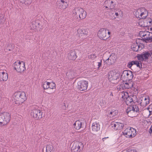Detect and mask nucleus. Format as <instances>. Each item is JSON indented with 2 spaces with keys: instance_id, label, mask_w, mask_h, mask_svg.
<instances>
[{
  "instance_id": "31",
  "label": "nucleus",
  "mask_w": 152,
  "mask_h": 152,
  "mask_svg": "<svg viewBox=\"0 0 152 152\" xmlns=\"http://www.w3.org/2000/svg\"><path fill=\"white\" fill-rule=\"evenodd\" d=\"M144 22L146 27L151 26L152 24V19L149 17H146L144 18Z\"/></svg>"
},
{
  "instance_id": "10",
  "label": "nucleus",
  "mask_w": 152,
  "mask_h": 152,
  "mask_svg": "<svg viewBox=\"0 0 152 152\" xmlns=\"http://www.w3.org/2000/svg\"><path fill=\"white\" fill-rule=\"evenodd\" d=\"M31 115L34 119L38 120L42 118V112L39 109H35L31 110Z\"/></svg>"
},
{
  "instance_id": "29",
  "label": "nucleus",
  "mask_w": 152,
  "mask_h": 152,
  "mask_svg": "<svg viewBox=\"0 0 152 152\" xmlns=\"http://www.w3.org/2000/svg\"><path fill=\"white\" fill-rule=\"evenodd\" d=\"M139 46L140 48V50L144 47L143 43L144 42V40L140 39H136L135 42Z\"/></svg>"
},
{
  "instance_id": "35",
  "label": "nucleus",
  "mask_w": 152,
  "mask_h": 152,
  "mask_svg": "<svg viewBox=\"0 0 152 152\" xmlns=\"http://www.w3.org/2000/svg\"><path fill=\"white\" fill-rule=\"evenodd\" d=\"M56 88V84L53 82H49L48 85V88L51 89H55Z\"/></svg>"
},
{
  "instance_id": "1",
  "label": "nucleus",
  "mask_w": 152,
  "mask_h": 152,
  "mask_svg": "<svg viewBox=\"0 0 152 152\" xmlns=\"http://www.w3.org/2000/svg\"><path fill=\"white\" fill-rule=\"evenodd\" d=\"M13 99L16 104H21L27 99L25 93L24 91H19L14 93Z\"/></svg>"
},
{
  "instance_id": "17",
  "label": "nucleus",
  "mask_w": 152,
  "mask_h": 152,
  "mask_svg": "<svg viewBox=\"0 0 152 152\" xmlns=\"http://www.w3.org/2000/svg\"><path fill=\"white\" fill-rule=\"evenodd\" d=\"M126 82H124L120 85V88L123 89H129L131 88L133 86V83L132 81H126Z\"/></svg>"
},
{
  "instance_id": "25",
  "label": "nucleus",
  "mask_w": 152,
  "mask_h": 152,
  "mask_svg": "<svg viewBox=\"0 0 152 152\" xmlns=\"http://www.w3.org/2000/svg\"><path fill=\"white\" fill-rule=\"evenodd\" d=\"M8 79V75L7 73L4 71L0 72V81H6Z\"/></svg>"
},
{
  "instance_id": "14",
  "label": "nucleus",
  "mask_w": 152,
  "mask_h": 152,
  "mask_svg": "<svg viewBox=\"0 0 152 152\" xmlns=\"http://www.w3.org/2000/svg\"><path fill=\"white\" fill-rule=\"evenodd\" d=\"M88 29L87 28H78L77 30V35L82 39H85L84 38L88 35Z\"/></svg>"
},
{
  "instance_id": "51",
  "label": "nucleus",
  "mask_w": 152,
  "mask_h": 152,
  "mask_svg": "<svg viewBox=\"0 0 152 152\" xmlns=\"http://www.w3.org/2000/svg\"><path fill=\"white\" fill-rule=\"evenodd\" d=\"M141 1L143 2H148V1H150L151 0H140Z\"/></svg>"
},
{
  "instance_id": "33",
  "label": "nucleus",
  "mask_w": 152,
  "mask_h": 152,
  "mask_svg": "<svg viewBox=\"0 0 152 152\" xmlns=\"http://www.w3.org/2000/svg\"><path fill=\"white\" fill-rule=\"evenodd\" d=\"M141 12L142 8L138 9L135 12V15L136 17L140 18H141Z\"/></svg>"
},
{
  "instance_id": "46",
  "label": "nucleus",
  "mask_w": 152,
  "mask_h": 152,
  "mask_svg": "<svg viewBox=\"0 0 152 152\" xmlns=\"http://www.w3.org/2000/svg\"><path fill=\"white\" fill-rule=\"evenodd\" d=\"M102 59H100V61L98 62V68L99 69V68L100 67L102 66Z\"/></svg>"
},
{
  "instance_id": "30",
  "label": "nucleus",
  "mask_w": 152,
  "mask_h": 152,
  "mask_svg": "<svg viewBox=\"0 0 152 152\" xmlns=\"http://www.w3.org/2000/svg\"><path fill=\"white\" fill-rule=\"evenodd\" d=\"M148 14V11L145 8H142V12L141 15V18L140 19H144L147 16Z\"/></svg>"
},
{
  "instance_id": "40",
  "label": "nucleus",
  "mask_w": 152,
  "mask_h": 152,
  "mask_svg": "<svg viewBox=\"0 0 152 152\" xmlns=\"http://www.w3.org/2000/svg\"><path fill=\"white\" fill-rule=\"evenodd\" d=\"M97 57L96 54L95 53H92L88 56V58L92 60L95 59Z\"/></svg>"
},
{
  "instance_id": "15",
  "label": "nucleus",
  "mask_w": 152,
  "mask_h": 152,
  "mask_svg": "<svg viewBox=\"0 0 152 152\" xmlns=\"http://www.w3.org/2000/svg\"><path fill=\"white\" fill-rule=\"evenodd\" d=\"M117 57L115 54L112 53L105 61V62L109 65H113L116 62Z\"/></svg>"
},
{
  "instance_id": "4",
  "label": "nucleus",
  "mask_w": 152,
  "mask_h": 152,
  "mask_svg": "<svg viewBox=\"0 0 152 152\" xmlns=\"http://www.w3.org/2000/svg\"><path fill=\"white\" fill-rule=\"evenodd\" d=\"M14 70L19 74L23 73L26 69L25 62L23 61L17 60L13 64Z\"/></svg>"
},
{
  "instance_id": "12",
  "label": "nucleus",
  "mask_w": 152,
  "mask_h": 152,
  "mask_svg": "<svg viewBox=\"0 0 152 152\" xmlns=\"http://www.w3.org/2000/svg\"><path fill=\"white\" fill-rule=\"evenodd\" d=\"M136 130L132 127L128 128L124 131V133L126 137L132 138L136 134Z\"/></svg>"
},
{
  "instance_id": "37",
  "label": "nucleus",
  "mask_w": 152,
  "mask_h": 152,
  "mask_svg": "<svg viewBox=\"0 0 152 152\" xmlns=\"http://www.w3.org/2000/svg\"><path fill=\"white\" fill-rule=\"evenodd\" d=\"M121 95L122 98L124 101L129 96L128 92L126 91L122 92Z\"/></svg>"
},
{
  "instance_id": "52",
  "label": "nucleus",
  "mask_w": 152,
  "mask_h": 152,
  "mask_svg": "<svg viewBox=\"0 0 152 152\" xmlns=\"http://www.w3.org/2000/svg\"><path fill=\"white\" fill-rule=\"evenodd\" d=\"M149 132L150 133H152V125L151 126V127L150 128Z\"/></svg>"
},
{
  "instance_id": "38",
  "label": "nucleus",
  "mask_w": 152,
  "mask_h": 152,
  "mask_svg": "<svg viewBox=\"0 0 152 152\" xmlns=\"http://www.w3.org/2000/svg\"><path fill=\"white\" fill-rule=\"evenodd\" d=\"M122 14V12L121 10L118 9L117 10H116L115 12V15L116 17L114 18V19L118 18V16Z\"/></svg>"
},
{
  "instance_id": "49",
  "label": "nucleus",
  "mask_w": 152,
  "mask_h": 152,
  "mask_svg": "<svg viewBox=\"0 0 152 152\" xmlns=\"http://www.w3.org/2000/svg\"><path fill=\"white\" fill-rule=\"evenodd\" d=\"M104 5V9L106 10H108V9H110L109 7L107 5Z\"/></svg>"
},
{
  "instance_id": "39",
  "label": "nucleus",
  "mask_w": 152,
  "mask_h": 152,
  "mask_svg": "<svg viewBox=\"0 0 152 152\" xmlns=\"http://www.w3.org/2000/svg\"><path fill=\"white\" fill-rule=\"evenodd\" d=\"M39 23L36 22L35 21L33 22L32 23V29H34L36 28L37 27L39 26Z\"/></svg>"
},
{
  "instance_id": "32",
  "label": "nucleus",
  "mask_w": 152,
  "mask_h": 152,
  "mask_svg": "<svg viewBox=\"0 0 152 152\" xmlns=\"http://www.w3.org/2000/svg\"><path fill=\"white\" fill-rule=\"evenodd\" d=\"M118 111L117 110H113L111 111L108 113L107 115L110 117L115 116L118 114Z\"/></svg>"
},
{
  "instance_id": "26",
  "label": "nucleus",
  "mask_w": 152,
  "mask_h": 152,
  "mask_svg": "<svg viewBox=\"0 0 152 152\" xmlns=\"http://www.w3.org/2000/svg\"><path fill=\"white\" fill-rule=\"evenodd\" d=\"M58 6L61 10H64L67 7L68 5L65 0H60L59 1Z\"/></svg>"
},
{
  "instance_id": "7",
  "label": "nucleus",
  "mask_w": 152,
  "mask_h": 152,
  "mask_svg": "<svg viewBox=\"0 0 152 152\" xmlns=\"http://www.w3.org/2000/svg\"><path fill=\"white\" fill-rule=\"evenodd\" d=\"M84 148L83 144L80 141H76L73 143L71 149L73 152H80Z\"/></svg>"
},
{
  "instance_id": "16",
  "label": "nucleus",
  "mask_w": 152,
  "mask_h": 152,
  "mask_svg": "<svg viewBox=\"0 0 152 152\" xmlns=\"http://www.w3.org/2000/svg\"><path fill=\"white\" fill-rule=\"evenodd\" d=\"M149 55L148 52H143L141 54H138L137 57V59L140 61H145L148 59Z\"/></svg>"
},
{
  "instance_id": "6",
  "label": "nucleus",
  "mask_w": 152,
  "mask_h": 152,
  "mask_svg": "<svg viewBox=\"0 0 152 152\" xmlns=\"http://www.w3.org/2000/svg\"><path fill=\"white\" fill-rule=\"evenodd\" d=\"M128 115L131 117H134L136 115L137 113L139 111L137 106L135 105H131L128 107L126 110Z\"/></svg>"
},
{
  "instance_id": "54",
  "label": "nucleus",
  "mask_w": 152,
  "mask_h": 152,
  "mask_svg": "<svg viewBox=\"0 0 152 152\" xmlns=\"http://www.w3.org/2000/svg\"><path fill=\"white\" fill-rule=\"evenodd\" d=\"M150 31L152 32V27L150 28Z\"/></svg>"
},
{
  "instance_id": "27",
  "label": "nucleus",
  "mask_w": 152,
  "mask_h": 152,
  "mask_svg": "<svg viewBox=\"0 0 152 152\" xmlns=\"http://www.w3.org/2000/svg\"><path fill=\"white\" fill-rule=\"evenodd\" d=\"M115 3L113 0H106L104 2V5H107L110 9H112L114 7Z\"/></svg>"
},
{
  "instance_id": "34",
  "label": "nucleus",
  "mask_w": 152,
  "mask_h": 152,
  "mask_svg": "<svg viewBox=\"0 0 152 152\" xmlns=\"http://www.w3.org/2000/svg\"><path fill=\"white\" fill-rule=\"evenodd\" d=\"M46 152H54L55 148L52 145H48L46 147Z\"/></svg>"
},
{
  "instance_id": "24",
  "label": "nucleus",
  "mask_w": 152,
  "mask_h": 152,
  "mask_svg": "<svg viewBox=\"0 0 152 152\" xmlns=\"http://www.w3.org/2000/svg\"><path fill=\"white\" fill-rule=\"evenodd\" d=\"M100 129V125L99 123L95 122L92 124V129L93 132L96 133L99 131Z\"/></svg>"
},
{
  "instance_id": "19",
  "label": "nucleus",
  "mask_w": 152,
  "mask_h": 152,
  "mask_svg": "<svg viewBox=\"0 0 152 152\" xmlns=\"http://www.w3.org/2000/svg\"><path fill=\"white\" fill-rule=\"evenodd\" d=\"M136 98L137 97L135 96H129L124 101L126 104L127 105H129V106L132 105V104H133V103H134L133 101H134Z\"/></svg>"
},
{
  "instance_id": "45",
  "label": "nucleus",
  "mask_w": 152,
  "mask_h": 152,
  "mask_svg": "<svg viewBox=\"0 0 152 152\" xmlns=\"http://www.w3.org/2000/svg\"><path fill=\"white\" fill-rule=\"evenodd\" d=\"M84 39H82V38H80V39L77 40V44L79 45L81 44L83 40Z\"/></svg>"
},
{
  "instance_id": "11",
  "label": "nucleus",
  "mask_w": 152,
  "mask_h": 152,
  "mask_svg": "<svg viewBox=\"0 0 152 152\" xmlns=\"http://www.w3.org/2000/svg\"><path fill=\"white\" fill-rule=\"evenodd\" d=\"M132 72L129 70H124L121 75V78L123 81H127L132 80L133 78Z\"/></svg>"
},
{
  "instance_id": "55",
  "label": "nucleus",
  "mask_w": 152,
  "mask_h": 152,
  "mask_svg": "<svg viewBox=\"0 0 152 152\" xmlns=\"http://www.w3.org/2000/svg\"><path fill=\"white\" fill-rule=\"evenodd\" d=\"M108 137H106V138H108ZM106 138L105 137V138Z\"/></svg>"
},
{
  "instance_id": "13",
  "label": "nucleus",
  "mask_w": 152,
  "mask_h": 152,
  "mask_svg": "<svg viewBox=\"0 0 152 152\" xmlns=\"http://www.w3.org/2000/svg\"><path fill=\"white\" fill-rule=\"evenodd\" d=\"M77 84L78 89L80 91H84L87 89L88 82L87 80H82L79 81Z\"/></svg>"
},
{
  "instance_id": "21",
  "label": "nucleus",
  "mask_w": 152,
  "mask_h": 152,
  "mask_svg": "<svg viewBox=\"0 0 152 152\" xmlns=\"http://www.w3.org/2000/svg\"><path fill=\"white\" fill-rule=\"evenodd\" d=\"M67 57L68 59L72 61H74L77 57L76 52L75 50L70 51L68 53Z\"/></svg>"
},
{
  "instance_id": "53",
  "label": "nucleus",
  "mask_w": 152,
  "mask_h": 152,
  "mask_svg": "<svg viewBox=\"0 0 152 152\" xmlns=\"http://www.w3.org/2000/svg\"><path fill=\"white\" fill-rule=\"evenodd\" d=\"M110 95L112 96H113V94L112 92H110Z\"/></svg>"
},
{
  "instance_id": "50",
  "label": "nucleus",
  "mask_w": 152,
  "mask_h": 152,
  "mask_svg": "<svg viewBox=\"0 0 152 152\" xmlns=\"http://www.w3.org/2000/svg\"><path fill=\"white\" fill-rule=\"evenodd\" d=\"M148 52H149V57L151 56V57L152 58V51Z\"/></svg>"
},
{
  "instance_id": "5",
  "label": "nucleus",
  "mask_w": 152,
  "mask_h": 152,
  "mask_svg": "<svg viewBox=\"0 0 152 152\" xmlns=\"http://www.w3.org/2000/svg\"><path fill=\"white\" fill-rule=\"evenodd\" d=\"M11 116L9 113L4 112L0 113V125L4 126L10 122Z\"/></svg>"
},
{
  "instance_id": "22",
  "label": "nucleus",
  "mask_w": 152,
  "mask_h": 152,
  "mask_svg": "<svg viewBox=\"0 0 152 152\" xmlns=\"http://www.w3.org/2000/svg\"><path fill=\"white\" fill-rule=\"evenodd\" d=\"M84 124L82 120H78L75 121L73 124L74 128L77 130H79L83 127Z\"/></svg>"
},
{
  "instance_id": "36",
  "label": "nucleus",
  "mask_w": 152,
  "mask_h": 152,
  "mask_svg": "<svg viewBox=\"0 0 152 152\" xmlns=\"http://www.w3.org/2000/svg\"><path fill=\"white\" fill-rule=\"evenodd\" d=\"M145 22H144V18L140 20L138 22V25L140 27H146Z\"/></svg>"
},
{
  "instance_id": "42",
  "label": "nucleus",
  "mask_w": 152,
  "mask_h": 152,
  "mask_svg": "<svg viewBox=\"0 0 152 152\" xmlns=\"http://www.w3.org/2000/svg\"><path fill=\"white\" fill-rule=\"evenodd\" d=\"M66 74V75L68 74V75L69 77H74L75 76L74 72L72 70L69 71Z\"/></svg>"
},
{
  "instance_id": "44",
  "label": "nucleus",
  "mask_w": 152,
  "mask_h": 152,
  "mask_svg": "<svg viewBox=\"0 0 152 152\" xmlns=\"http://www.w3.org/2000/svg\"><path fill=\"white\" fill-rule=\"evenodd\" d=\"M32 2V0H25L24 3L26 4H30Z\"/></svg>"
},
{
  "instance_id": "23",
  "label": "nucleus",
  "mask_w": 152,
  "mask_h": 152,
  "mask_svg": "<svg viewBox=\"0 0 152 152\" xmlns=\"http://www.w3.org/2000/svg\"><path fill=\"white\" fill-rule=\"evenodd\" d=\"M143 114L145 117H148L152 114V104L150 105L147 109L143 111Z\"/></svg>"
},
{
  "instance_id": "47",
  "label": "nucleus",
  "mask_w": 152,
  "mask_h": 152,
  "mask_svg": "<svg viewBox=\"0 0 152 152\" xmlns=\"http://www.w3.org/2000/svg\"><path fill=\"white\" fill-rule=\"evenodd\" d=\"M134 62V61H132L131 62H129L128 63V66L129 67H132V65L134 64V63H133Z\"/></svg>"
},
{
  "instance_id": "48",
  "label": "nucleus",
  "mask_w": 152,
  "mask_h": 152,
  "mask_svg": "<svg viewBox=\"0 0 152 152\" xmlns=\"http://www.w3.org/2000/svg\"><path fill=\"white\" fill-rule=\"evenodd\" d=\"M126 152H137V151L134 149H131L126 151Z\"/></svg>"
},
{
  "instance_id": "2",
  "label": "nucleus",
  "mask_w": 152,
  "mask_h": 152,
  "mask_svg": "<svg viewBox=\"0 0 152 152\" xmlns=\"http://www.w3.org/2000/svg\"><path fill=\"white\" fill-rule=\"evenodd\" d=\"M111 32L105 28H100L97 32V36L101 40L106 41L110 37Z\"/></svg>"
},
{
  "instance_id": "43",
  "label": "nucleus",
  "mask_w": 152,
  "mask_h": 152,
  "mask_svg": "<svg viewBox=\"0 0 152 152\" xmlns=\"http://www.w3.org/2000/svg\"><path fill=\"white\" fill-rule=\"evenodd\" d=\"M141 61H134V62H133V63H134V64L136 65L137 66V67H140V66H141Z\"/></svg>"
},
{
  "instance_id": "9",
  "label": "nucleus",
  "mask_w": 152,
  "mask_h": 152,
  "mask_svg": "<svg viewBox=\"0 0 152 152\" xmlns=\"http://www.w3.org/2000/svg\"><path fill=\"white\" fill-rule=\"evenodd\" d=\"M119 74L116 72L115 70L110 71L108 74V78L109 81L112 83H115L116 80L119 78Z\"/></svg>"
},
{
  "instance_id": "20",
  "label": "nucleus",
  "mask_w": 152,
  "mask_h": 152,
  "mask_svg": "<svg viewBox=\"0 0 152 152\" xmlns=\"http://www.w3.org/2000/svg\"><path fill=\"white\" fill-rule=\"evenodd\" d=\"M141 102L140 103L141 105L145 106L149 103L150 98L148 96L142 97L141 98Z\"/></svg>"
},
{
  "instance_id": "41",
  "label": "nucleus",
  "mask_w": 152,
  "mask_h": 152,
  "mask_svg": "<svg viewBox=\"0 0 152 152\" xmlns=\"http://www.w3.org/2000/svg\"><path fill=\"white\" fill-rule=\"evenodd\" d=\"M49 82L47 81L45 82L43 85V87L44 89H48V85Z\"/></svg>"
},
{
  "instance_id": "18",
  "label": "nucleus",
  "mask_w": 152,
  "mask_h": 152,
  "mask_svg": "<svg viewBox=\"0 0 152 152\" xmlns=\"http://www.w3.org/2000/svg\"><path fill=\"white\" fill-rule=\"evenodd\" d=\"M112 127L115 130H120L123 128L124 126L123 124L121 123L115 122H112L111 123Z\"/></svg>"
},
{
  "instance_id": "3",
  "label": "nucleus",
  "mask_w": 152,
  "mask_h": 152,
  "mask_svg": "<svg viewBox=\"0 0 152 152\" xmlns=\"http://www.w3.org/2000/svg\"><path fill=\"white\" fill-rule=\"evenodd\" d=\"M72 14L79 20H83L86 18L87 13L83 9L80 7H75L72 11Z\"/></svg>"
},
{
  "instance_id": "28",
  "label": "nucleus",
  "mask_w": 152,
  "mask_h": 152,
  "mask_svg": "<svg viewBox=\"0 0 152 152\" xmlns=\"http://www.w3.org/2000/svg\"><path fill=\"white\" fill-rule=\"evenodd\" d=\"M131 47L132 50L134 51L137 52L140 50L139 46L135 42L132 43Z\"/></svg>"
},
{
  "instance_id": "8",
  "label": "nucleus",
  "mask_w": 152,
  "mask_h": 152,
  "mask_svg": "<svg viewBox=\"0 0 152 152\" xmlns=\"http://www.w3.org/2000/svg\"><path fill=\"white\" fill-rule=\"evenodd\" d=\"M139 35L146 42L151 41L152 40V33L146 31H141Z\"/></svg>"
}]
</instances>
